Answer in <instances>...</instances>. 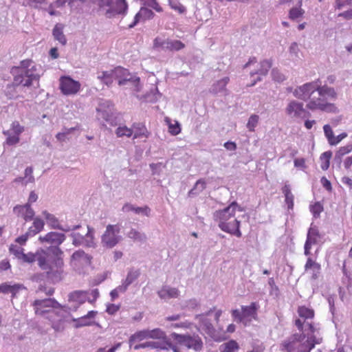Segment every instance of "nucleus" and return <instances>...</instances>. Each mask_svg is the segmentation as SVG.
I'll return each mask as SVG.
<instances>
[{
  "instance_id": "nucleus-1",
  "label": "nucleus",
  "mask_w": 352,
  "mask_h": 352,
  "mask_svg": "<svg viewBox=\"0 0 352 352\" xmlns=\"http://www.w3.org/2000/svg\"><path fill=\"white\" fill-rule=\"evenodd\" d=\"M63 254H54L49 249L39 248L33 253L32 263L37 262L39 268L46 273L53 283L60 281L64 273Z\"/></svg>"
},
{
  "instance_id": "nucleus-2",
  "label": "nucleus",
  "mask_w": 352,
  "mask_h": 352,
  "mask_svg": "<svg viewBox=\"0 0 352 352\" xmlns=\"http://www.w3.org/2000/svg\"><path fill=\"white\" fill-rule=\"evenodd\" d=\"M321 342L322 338L313 333H295L283 340L279 349L282 352H310L316 344Z\"/></svg>"
},
{
  "instance_id": "nucleus-3",
  "label": "nucleus",
  "mask_w": 352,
  "mask_h": 352,
  "mask_svg": "<svg viewBox=\"0 0 352 352\" xmlns=\"http://www.w3.org/2000/svg\"><path fill=\"white\" fill-rule=\"evenodd\" d=\"M242 211V208L236 201L232 202L228 207L214 212V221L218 222L220 229L226 232L241 237L242 234L239 229L241 222L234 219L236 210Z\"/></svg>"
},
{
  "instance_id": "nucleus-4",
  "label": "nucleus",
  "mask_w": 352,
  "mask_h": 352,
  "mask_svg": "<svg viewBox=\"0 0 352 352\" xmlns=\"http://www.w3.org/2000/svg\"><path fill=\"white\" fill-rule=\"evenodd\" d=\"M16 74L14 77L13 84L16 86L23 85L30 87L34 81H38L40 74L36 73V66L32 60H23L20 67L16 69Z\"/></svg>"
},
{
  "instance_id": "nucleus-5",
  "label": "nucleus",
  "mask_w": 352,
  "mask_h": 352,
  "mask_svg": "<svg viewBox=\"0 0 352 352\" xmlns=\"http://www.w3.org/2000/svg\"><path fill=\"white\" fill-rule=\"evenodd\" d=\"M98 5L100 10L108 18L117 14L125 15L128 9L126 0H98Z\"/></svg>"
},
{
  "instance_id": "nucleus-6",
  "label": "nucleus",
  "mask_w": 352,
  "mask_h": 352,
  "mask_svg": "<svg viewBox=\"0 0 352 352\" xmlns=\"http://www.w3.org/2000/svg\"><path fill=\"white\" fill-rule=\"evenodd\" d=\"M120 228L118 224H109L101 236V244L103 248L112 249L122 240V236L120 234Z\"/></svg>"
},
{
  "instance_id": "nucleus-7",
  "label": "nucleus",
  "mask_w": 352,
  "mask_h": 352,
  "mask_svg": "<svg viewBox=\"0 0 352 352\" xmlns=\"http://www.w3.org/2000/svg\"><path fill=\"white\" fill-rule=\"evenodd\" d=\"M319 80L305 83L302 85L298 86L293 91V95L298 99L308 101L311 102L314 99H318L316 91L318 89Z\"/></svg>"
},
{
  "instance_id": "nucleus-8",
  "label": "nucleus",
  "mask_w": 352,
  "mask_h": 352,
  "mask_svg": "<svg viewBox=\"0 0 352 352\" xmlns=\"http://www.w3.org/2000/svg\"><path fill=\"white\" fill-rule=\"evenodd\" d=\"M66 236L63 233L57 232H50L44 236H39V241L41 243L49 244L50 246L47 248L52 251L54 254H63V252L59 248L65 240Z\"/></svg>"
},
{
  "instance_id": "nucleus-9",
  "label": "nucleus",
  "mask_w": 352,
  "mask_h": 352,
  "mask_svg": "<svg viewBox=\"0 0 352 352\" xmlns=\"http://www.w3.org/2000/svg\"><path fill=\"white\" fill-rule=\"evenodd\" d=\"M171 337L182 346H186L188 349H192L196 351H199L203 348L202 340L198 335H181L173 333Z\"/></svg>"
},
{
  "instance_id": "nucleus-10",
  "label": "nucleus",
  "mask_w": 352,
  "mask_h": 352,
  "mask_svg": "<svg viewBox=\"0 0 352 352\" xmlns=\"http://www.w3.org/2000/svg\"><path fill=\"white\" fill-rule=\"evenodd\" d=\"M113 76H114L115 79L118 80L119 85H132L135 87L136 91H139L140 78L131 75L126 69L122 67H116L113 69Z\"/></svg>"
},
{
  "instance_id": "nucleus-11",
  "label": "nucleus",
  "mask_w": 352,
  "mask_h": 352,
  "mask_svg": "<svg viewBox=\"0 0 352 352\" xmlns=\"http://www.w3.org/2000/svg\"><path fill=\"white\" fill-rule=\"evenodd\" d=\"M303 106L302 102L292 100L287 104L285 112L292 119L304 118L308 113Z\"/></svg>"
},
{
  "instance_id": "nucleus-12",
  "label": "nucleus",
  "mask_w": 352,
  "mask_h": 352,
  "mask_svg": "<svg viewBox=\"0 0 352 352\" xmlns=\"http://www.w3.org/2000/svg\"><path fill=\"white\" fill-rule=\"evenodd\" d=\"M155 48H160L162 50L179 51L185 47V45L179 40L162 39L157 37L153 42Z\"/></svg>"
},
{
  "instance_id": "nucleus-13",
  "label": "nucleus",
  "mask_w": 352,
  "mask_h": 352,
  "mask_svg": "<svg viewBox=\"0 0 352 352\" xmlns=\"http://www.w3.org/2000/svg\"><path fill=\"white\" fill-rule=\"evenodd\" d=\"M34 311L37 315H43L48 312L50 308H60L62 306L54 298L36 300L33 302Z\"/></svg>"
},
{
  "instance_id": "nucleus-14",
  "label": "nucleus",
  "mask_w": 352,
  "mask_h": 352,
  "mask_svg": "<svg viewBox=\"0 0 352 352\" xmlns=\"http://www.w3.org/2000/svg\"><path fill=\"white\" fill-rule=\"evenodd\" d=\"M311 102H308L306 105L307 108L311 111L316 109L321 110L327 113H338V107L332 103L326 102L323 98L318 97V99H312Z\"/></svg>"
},
{
  "instance_id": "nucleus-15",
  "label": "nucleus",
  "mask_w": 352,
  "mask_h": 352,
  "mask_svg": "<svg viewBox=\"0 0 352 352\" xmlns=\"http://www.w3.org/2000/svg\"><path fill=\"white\" fill-rule=\"evenodd\" d=\"M97 117L98 119H103L109 122L114 111L113 103L110 100H101L96 108Z\"/></svg>"
},
{
  "instance_id": "nucleus-16",
  "label": "nucleus",
  "mask_w": 352,
  "mask_h": 352,
  "mask_svg": "<svg viewBox=\"0 0 352 352\" xmlns=\"http://www.w3.org/2000/svg\"><path fill=\"white\" fill-rule=\"evenodd\" d=\"M80 87V84L70 77H63L60 79V89L65 95L76 94Z\"/></svg>"
},
{
  "instance_id": "nucleus-17",
  "label": "nucleus",
  "mask_w": 352,
  "mask_h": 352,
  "mask_svg": "<svg viewBox=\"0 0 352 352\" xmlns=\"http://www.w3.org/2000/svg\"><path fill=\"white\" fill-rule=\"evenodd\" d=\"M195 318L198 320L200 327L204 332L214 340L218 339V335L210 320L204 314H197Z\"/></svg>"
},
{
  "instance_id": "nucleus-18",
  "label": "nucleus",
  "mask_w": 352,
  "mask_h": 352,
  "mask_svg": "<svg viewBox=\"0 0 352 352\" xmlns=\"http://www.w3.org/2000/svg\"><path fill=\"white\" fill-rule=\"evenodd\" d=\"M230 82V78L226 76L219 80L215 81L210 87L209 92L214 96H227L229 91L226 88Z\"/></svg>"
},
{
  "instance_id": "nucleus-19",
  "label": "nucleus",
  "mask_w": 352,
  "mask_h": 352,
  "mask_svg": "<svg viewBox=\"0 0 352 352\" xmlns=\"http://www.w3.org/2000/svg\"><path fill=\"white\" fill-rule=\"evenodd\" d=\"M318 238H320L318 229L316 226H311L308 230L307 239L304 246L305 254L306 256H308L311 254L310 250L311 248V245L317 243Z\"/></svg>"
},
{
  "instance_id": "nucleus-20",
  "label": "nucleus",
  "mask_w": 352,
  "mask_h": 352,
  "mask_svg": "<svg viewBox=\"0 0 352 352\" xmlns=\"http://www.w3.org/2000/svg\"><path fill=\"white\" fill-rule=\"evenodd\" d=\"M13 212L18 217L23 218L25 221L33 219L35 212L29 204L16 205L13 208Z\"/></svg>"
},
{
  "instance_id": "nucleus-21",
  "label": "nucleus",
  "mask_w": 352,
  "mask_h": 352,
  "mask_svg": "<svg viewBox=\"0 0 352 352\" xmlns=\"http://www.w3.org/2000/svg\"><path fill=\"white\" fill-rule=\"evenodd\" d=\"M92 257L86 254L83 250H79L74 252L71 256V263L74 265H89L91 264Z\"/></svg>"
},
{
  "instance_id": "nucleus-22",
  "label": "nucleus",
  "mask_w": 352,
  "mask_h": 352,
  "mask_svg": "<svg viewBox=\"0 0 352 352\" xmlns=\"http://www.w3.org/2000/svg\"><path fill=\"white\" fill-rule=\"evenodd\" d=\"M272 62L271 60L265 59L260 63V68L256 72H251L250 76L252 77L255 74L259 75L256 80H254L250 85V87L254 86L256 82L261 81L262 80L261 76H266L268 73V71L272 67Z\"/></svg>"
},
{
  "instance_id": "nucleus-23",
  "label": "nucleus",
  "mask_w": 352,
  "mask_h": 352,
  "mask_svg": "<svg viewBox=\"0 0 352 352\" xmlns=\"http://www.w3.org/2000/svg\"><path fill=\"white\" fill-rule=\"evenodd\" d=\"M10 252L11 254L14 255L16 258L21 260L22 262L27 263L28 264L32 263L33 252L25 254L23 252V249L17 246H11L10 248Z\"/></svg>"
},
{
  "instance_id": "nucleus-24",
  "label": "nucleus",
  "mask_w": 352,
  "mask_h": 352,
  "mask_svg": "<svg viewBox=\"0 0 352 352\" xmlns=\"http://www.w3.org/2000/svg\"><path fill=\"white\" fill-rule=\"evenodd\" d=\"M97 311H89L86 315L81 316L78 318H73L72 320L75 322L74 327L80 328L85 326H89L94 324V318L96 317Z\"/></svg>"
},
{
  "instance_id": "nucleus-25",
  "label": "nucleus",
  "mask_w": 352,
  "mask_h": 352,
  "mask_svg": "<svg viewBox=\"0 0 352 352\" xmlns=\"http://www.w3.org/2000/svg\"><path fill=\"white\" fill-rule=\"evenodd\" d=\"M153 16L154 13L151 10L146 8H141L139 12L135 14L133 22L129 25V28H133L140 21L151 19Z\"/></svg>"
},
{
  "instance_id": "nucleus-26",
  "label": "nucleus",
  "mask_w": 352,
  "mask_h": 352,
  "mask_svg": "<svg viewBox=\"0 0 352 352\" xmlns=\"http://www.w3.org/2000/svg\"><path fill=\"white\" fill-rule=\"evenodd\" d=\"M316 96L317 97L323 98L324 100L327 98L336 99L337 98V94L333 87H329L327 85L321 86L319 83Z\"/></svg>"
},
{
  "instance_id": "nucleus-27",
  "label": "nucleus",
  "mask_w": 352,
  "mask_h": 352,
  "mask_svg": "<svg viewBox=\"0 0 352 352\" xmlns=\"http://www.w3.org/2000/svg\"><path fill=\"white\" fill-rule=\"evenodd\" d=\"M295 324L297 327L298 329L300 331L299 333H307L316 335L318 330L314 325L306 321L305 320L302 321L300 319H297L295 320Z\"/></svg>"
},
{
  "instance_id": "nucleus-28",
  "label": "nucleus",
  "mask_w": 352,
  "mask_h": 352,
  "mask_svg": "<svg viewBox=\"0 0 352 352\" xmlns=\"http://www.w3.org/2000/svg\"><path fill=\"white\" fill-rule=\"evenodd\" d=\"M124 212H133L137 214H142L146 217L150 216L151 209L148 206H145L144 207H136L131 204H125L122 208Z\"/></svg>"
},
{
  "instance_id": "nucleus-29",
  "label": "nucleus",
  "mask_w": 352,
  "mask_h": 352,
  "mask_svg": "<svg viewBox=\"0 0 352 352\" xmlns=\"http://www.w3.org/2000/svg\"><path fill=\"white\" fill-rule=\"evenodd\" d=\"M42 214L46 219L47 224L52 228L67 232L68 230L64 228L65 226H62L59 223L58 219L54 214L49 213L46 210L43 211Z\"/></svg>"
},
{
  "instance_id": "nucleus-30",
  "label": "nucleus",
  "mask_w": 352,
  "mask_h": 352,
  "mask_svg": "<svg viewBox=\"0 0 352 352\" xmlns=\"http://www.w3.org/2000/svg\"><path fill=\"white\" fill-rule=\"evenodd\" d=\"M132 129L133 131V139L142 138H147L150 134L145 125L141 122L133 123L132 124Z\"/></svg>"
},
{
  "instance_id": "nucleus-31",
  "label": "nucleus",
  "mask_w": 352,
  "mask_h": 352,
  "mask_svg": "<svg viewBox=\"0 0 352 352\" xmlns=\"http://www.w3.org/2000/svg\"><path fill=\"white\" fill-rule=\"evenodd\" d=\"M126 236L134 242L145 243L147 240V236L144 232L133 228L126 233Z\"/></svg>"
},
{
  "instance_id": "nucleus-32",
  "label": "nucleus",
  "mask_w": 352,
  "mask_h": 352,
  "mask_svg": "<svg viewBox=\"0 0 352 352\" xmlns=\"http://www.w3.org/2000/svg\"><path fill=\"white\" fill-rule=\"evenodd\" d=\"M178 295L179 291L176 288L170 287L168 286L163 287L158 292V296L162 299L177 298Z\"/></svg>"
},
{
  "instance_id": "nucleus-33",
  "label": "nucleus",
  "mask_w": 352,
  "mask_h": 352,
  "mask_svg": "<svg viewBox=\"0 0 352 352\" xmlns=\"http://www.w3.org/2000/svg\"><path fill=\"white\" fill-rule=\"evenodd\" d=\"M23 288V286L19 284L10 285L7 283H3L0 285V293L11 294L12 297H14L19 291Z\"/></svg>"
},
{
  "instance_id": "nucleus-34",
  "label": "nucleus",
  "mask_w": 352,
  "mask_h": 352,
  "mask_svg": "<svg viewBox=\"0 0 352 352\" xmlns=\"http://www.w3.org/2000/svg\"><path fill=\"white\" fill-rule=\"evenodd\" d=\"M88 294L89 292L86 291H74L69 294V300L82 304L87 300Z\"/></svg>"
},
{
  "instance_id": "nucleus-35",
  "label": "nucleus",
  "mask_w": 352,
  "mask_h": 352,
  "mask_svg": "<svg viewBox=\"0 0 352 352\" xmlns=\"http://www.w3.org/2000/svg\"><path fill=\"white\" fill-rule=\"evenodd\" d=\"M52 34L54 39L58 41L63 45L67 43V39L63 34V27L62 24L58 23L54 26L52 30Z\"/></svg>"
},
{
  "instance_id": "nucleus-36",
  "label": "nucleus",
  "mask_w": 352,
  "mask_h": 352,
  "mask_svg": "<svg viewBox=\"0 0 352 352\" xmlns=\"http://www.w3.org/2000/svg\"><path fill=\"white\" fill-rule=\"evenodd\" d=\"M282 192L285 197V203L287 205L289 210H292L294 208V197L291 191V188L289 184H285L282 188Z\"/></svg>"
},
{
  "instance_id": "nucleus-37",
  "label": "nucleus",
  "mask_w": 352,
  "mask_h": 352,
  "mask_svg": "<svg viewBox=\"0 0 352 352\" xmlns=\"http://www.w3.org/2000/svg\"><path fill=\"white\" fill-rule=\"evenodd\" d=\"M94 228L87 226V232L84 235L85 240L83 246L87 248H95V237H94Z\"/></svg>"
},
{
  "instance_id": "nucleus-38",
  "label": "nucleus",
  "mask_w": 352,
  "mask_h": 352,
  "mask_svg": "<svg viewBox=\"0 0 352 352\" xmlns=\"http://www.w3.org/2000/svg\"><path fill=\"white\" fill-rule=\"evenodd\" d=\"M44 227V222L39 218H35L34 219L32 226L29 228L28 232L29 235L34 236L39 232H41Z\"/></svg>"
},
{
  "instance_id": "nucleus-39",
  "label": "nucleus",
  "mask_w": 352,
  "mask_h": 352,
  "mask_svg": "<svg viewBox=\"0 0 352 352\" xmlns=\"http://www.w3.org/2000/svg\"><path fill=\"white\" fill-rule=\"evenodd\" d=\"M164 343H162L159 341H151V342H146L142 344H136L133 346V349L135 350H139L140 349H144V348H151V349H164Z\"/></svg>"
},
{
  "instance_id": "nucleus-40",
  "label": "nucleus",
  "mask_w": 352,
  "mask_h": 352,
  "mask_svg": "<svg viewBox=\"0 0 352 352\" xmlns=\"http://www.w3.org/2000/svg\"><path fill=\"white\" fill-rule=\"evenodd\" d=\"M148 338H149L148 329H144L142 331H138L135 333L131 335L129 338V342L130 347L132 346V344L135 341H141V340H143L144 339H148Z\"/></svg>"
},
{
  "instance_id": "nucleus-41",
  "label": "nucleus",
  "mask_w": 352,
  "mask_h": 352,
  "mask_svg": "<svg viewBox=\"0 0 352 352\" xmlns=\"http://www.w3.org/2000/svg\"><path fill=\"white\" fill-rule=\"evenodd\" d=\"M302 2L300 1L298 2V6L294 7L290 9L289 12V18L292 20H298L301 18L304 13L305 10L301 8Z\"/></svg>"
},
{
  "instance_id": "nucleus-42",
  "label": "nucleus",
  "mask_w": 352,
  "mask_h": 352,
  "mask_svg": "<svg viewBox=\"0 0 352 352\" xmlns=\"http://www.w3.org/2000/svg\"><path fill=\"white\" fill-rule=\"evenodd\" d=\"M256 304L252 302L250 306H241L243 319L248 317H254L256 315Z\"/></svg>"
},
{
  "instance_id": "nucleus-43",
  "label": "nucleus",
  "mask_w": 352,
  "mask_h": 352,
  "mask_svg": "<svg viewBox=\"0 0 352 352\" xmlns=\"http://www.w3.org/2000/svg\"><path fill=\"white\" fill-rule=\"evenodd\" d=\"M352 151V140L346 146H342L339 148V150L336 152L335 155V160H336L338 163H340L342 161V157L349 153Z\"/></svg>"
},
{
  "instance_id": "nucleus-44",
  "label": "nucleus",
  "mask_w": 352,
  "mask_h": 352,
  "mask_svg": "<svg viewBox=\"0 0 352 352\" xmlns=\"http://www.w3.org/2000/svg\"><path fill=\"white\" fill-rule=\"evenodd\" d=\"M206 186L204 180L199 179L195 184L194 187L188 192V196L192 197L201 192Z\"/></svg>"
},
{
  "instance_id": "nucleus-45",
  "label": "nucleus",
  "mask_w": 352,
  "mask_h": 352,
  "mask_svg": "<svg viewBox=\"0 0 352 352\" xmlns=\"http://www.w3.org/2000/svg\"><path fill=\"white\" fill-rule=\"evenodd\" d=\"M98 78L107 86L111 85L113 82V79L114 78V76H113V70L101 72V74L98 76Z\"/></svg>"
},
{
  "instance_id": "nucleus-46",
  "label": "nucleus",
  "mask_w": 352,
  "mask_h": 352,
  "mask_svg": "<svg viewBox=\"0 0 352 352\" xmlns=\"http://www.w3.org/2000/svg\"><path fill=\"white\" fill-rule=\"evenodd\" d=\"M332 156L331 151H326L322 153L320 157V160L321 161L320 167L323 170H326L329 168L330 164V159Z\"/></svg>"
},
{
  "instance_id": "nucleus-47",
  "label": "nucleus",
  "mask_w": 352,
  "mask_h": 352,
  "mask_svg": "<svg viewBox=\"0 0 352 352\" xmlns=\"http://www.w3.org/2000/svg\"><path fill=\"white\" fill-rule=\"evenodd\" d=\"M140 275V270L131 269L127 274L126 279L124 280L129 286L132 284Z\"/></svg>"
},
{
  "instance_id": "nucleus-48",
  "label": "nucleus",
  "mask_w": 352,
  "mask_h": 352,
  "mask_svg": "<svg viewBox=\"0 0 352 352\" xmlns=\"http://www.w3.org/2000/svg\"><path fill=\"white\" fill-rule=\"evenodd\" d=\"M115 133L117 136L120 138L124 136L130 138L133 135V131L132 128H128L126 126H120L116 129Z\"/></svg>"
},
{
  "instance_id": "nucleus-49",
  "label": "nucleus",
  "mask_w": 352,
  "mask_h": 352,
  "mask_svg": "<svg viewBox=\"0 0 352 352\" xmlns=\"http://www.w3.org/2000/svg\"><path fill=\"white\" fill-rule=\"evenodd\" d=\"M69 236L72 239V244L75 247L82 245V244L84 243V235L80 234L79 232H72L69 234Z\"/></svg>"
},
{
  "instance_id": "nucleus-50",
  "label": "nucleus",
  "mask_w": 352,
  "mask_h": 352,
  "mask_svg": "<svg viewBox=\"0 0 352 352\" xmlns=\"http://www.w3.org/2000/svg\"><path fill=\"white\" fill-rule=\"evenodd\" d=\"M298 313L300 317L305 318V320L312 318L314 316V311L305 307H300Z\"/></svg>"
},
{
  "instance_id": "nucleus-51",
  "label": "nucleus",
  "mask_w": 352,
  "mask_h": 352,
  "mask_svg": "<svg viewBox=\"0 0 352 352\" xmlns=\"http://www.w3.org/2000/svg\"><path fill=\"white\" fill-rule=\"evenodd\" d=\"M76 128H63L60 132L56 134V138L60 142H64L67 139V136L74 131Z\"/></svg>"
},
{
  "instance_id": "nucleus-52",
  "label": "nucleus",
  "mask_w": 352,
  "mask_h": 352,
  "mask_svg": "<svg viewBox=\"0 0 352 352\" xmlns=\"http://www.w3.org/2000/svg\"><path fill=\"white\" fill-rule=\"evenodd\" d=\"M169 6L172 9L179 14H184L186 12V8L177 0H168Z\"/></svg>"
},
{
  "instance_id": "nucleus-53",
  "label": "nucleus",
  "mask_w": 352,
  "mask_h": 352,
  "mask_svg": "<svg viewBox=\"0 0 352 352\" xmlns=\"http://www.w3.org/2000/svg\"><path fill=\"white\" fill-rule=\"evenodd\" d=\"M25 186L27 185L28 183H34L35 179L34 177L33 176V168L32 166H28L25 169Z\"/></svg>"
},
{
  "instance_id": "nucleus-54",
  "label": "nucleus",
  "mask_w": 352,
  "mask_h": 352,
  "mask_svg": "<svg viewBox=\"0 0 352 352\" xmlns=\"http://www.w3.org/2000/svg\"><path fill=\"white\" fill-rule=\"evenodd\" d=\"M258 116L257 115H252L248 120L247 123V128L250 131H254V128L256 126L258 122Z\"/></svg>"
},
{
  "instance_id": "nucleus-55",
  "label": "nucleus",
  "mask_w": 352,
  "mask_h": 352,
  "mask_svg": "<svg viewBox=\"0 0 352 352\" xmlns=\"http://www.w3.org/2000/svg\"><path fill=\"white\" fill-rule=\"evenodd\" d=\"M148 333L149 338L160 339L164 336V332L160 329H154L153 330L148 329Z\"/></svg>"
},
{
  "instance_id": "nucleus-56",
  "label": "nucleus",
  "mask_w": 352,
  "mask_h": 352,
  "mask_svg": "<svg viewBox=\"0 0 352 352\" xmlns=\"http://www.w3.org/2000/svg\"><path fill=\"white\" fill-rule=\"evenodd\" d=\"M272 76L273 80L278 82H282L285 80V76L277 69H273L272 70Z\"/></svg>"
},
{
  "instance_id": "nucleus-57",
  "label": "nucleus",
  "mask_w": 352,
  "mask_h": 352,
  "mask_svg": "<svg viewBox=\"0 0 352 352\" xmlns=\"http://www.w3.org/2000/svg\"><path fill=\"white\" fill-rule=\"evenodd\" d=\"M238 349L237 343L231 340L225 344L224 349L223 352H234Z\"/></svg>"
},
{
  "instance_id": "nucleus-58",
  "label": "nucleus",
  "mask_w": 352,
  "mask_h": 352,
  "mask_svg": "<svg viewBox=\"0 0 352 352\" xmlns=\"http://www.w3.org/2000/svg\"><path fill=\"white\" fill-rule=\"evenodd\" d=\"M324 133L330 144H331V142H333L334 139L333 132L329 124H326L323 126Z\"/></svg>"
},
{
  "instance_id": "nucleus-59",
  "label": "nucleus",
  "mask_w": 352,
  "mask_h": 352,
  "mask_svg": "<svg viewBox=\"0 0 352 352\" xmlns=\"http://www.w3.org/2000/svg\"><path fill=\"white\" fill-rule=\"evenodd\" d=\"M323 208L322 205L317 202L314 205L311 206V211L315 218H318L320 216V212L322 211Z\"/></svg>"
},
{
  "instance_id": "nucleus-60",
  "label": "nucleus",
  "mask_w": 352,
  "mask_h": 352,
  "mask_svg": "<svg viewBox=\"0 0 352 352\" xmlns=\"http://www.w3.org/2000/svg\"><path fill=\"white\" fill-rule=\"evenodd\" d=\"M88 298L87 301L89 302H93L96 300L98 297L99 296V292L98 289H94L91 290L90 292H88Z\"/></svg>"
},
{
  "instance_id": "nucleus-61",
  "label": "nucleus",
  "mask_w": 352,
  "mask_h": 352,
  "mask_svg": "<svg viewBox=\"0 0 352 352\" xmlns=\"http://www.w3.org/2000/svg\"><path fill=\"white\" fill-rule=\"evenodd\" d=\"M41 292H45L47 296H52L54 292V289L51 287L47 289L45 286L40 285L36 290V293L39 294Z\"/></svg>"
},
{
  "instance_id": "nucleus-62",
  "label": "nucleus",
  "mask_w": 352,
  "mask_h": 352,
  "mask_svg": "<svg viewBox=\"0 0 352 352\" xmlns=\"http://www.w3.org/2000/svg\"><path fill=\"white\" fill-rule=\"evenodd\" d=\"M12 130L14 134L19 135L23 131V127L18 122L15 121L12 124Z\"/></svg>"
},
{
  "instance_id": "nucleus-63",
  "label": "nucleus",
  "mask_w": 352,
  "mask_h": 352,
  "mask_svg": "<svg viewBox=\"0 0 352 352\" xmlns=\"http://www.w3.org/2000/svg\"><path fill=\"white\" fill-rule=\"evenodd\" d=\"M232 317L234 318V320L236 322H241L243 320V314H242V311L241 312L238 309L232 310Z\"/></svg>"
},
{
  "instance_id": "nucleus-64",
  "label": "nucleus",
  "mask_w": 352,
  "mask_h": 352,
  "mask_svg": "<svg viewBox=\"0 0 352 352\" xmlns=\"http://www.w3.org/2000/svg\"><path fill=\"white\" fill-rule=\"evenodd\" d=\"M19 142V135H9L6 139V143L9 145L16 144Z\"/></svg>"
}]
</instances>
